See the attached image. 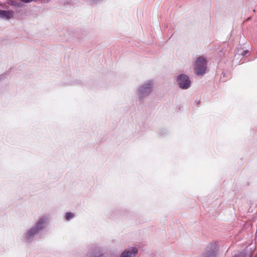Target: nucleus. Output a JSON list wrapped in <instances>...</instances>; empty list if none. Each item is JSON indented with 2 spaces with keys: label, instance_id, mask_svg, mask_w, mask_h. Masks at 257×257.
Instances as JSON below:
<instances>
[{
  "label": "nucleus",
  "instance_id": "5",
  "mask_svg": "<svg viewBox=\"0 0 257 257\" xmlns=\"http://www.w3.org/2000/svg\"><path fill=\"white\" fill-rule=\"evenodd\" d=\"M33 0H22V1L24 2H25V3H29V2H30L31 1H32Z\"/></svg>",
  "mask_w": 257,
  "mask_h": 257
},
{
  "label": "nucleus",
  "instance_id": "1",
  "mask_svg": "<svg viewBox=\"0 0 257 257\" xmlns=\"http://www.w3.org/2000/svg\"><path fill=\"white\" fill-rule=\"evenodd\" d=\"M195 72L197 74H203L206 69V61L203 57L198 58L195 61Z\"/></svg>",
  "mask_w": 257,
  "mask_h": 257
},
{
  "label": "nucleus",
  "instance_id": "3",
  "mask_svg": "<svg viewBox=\"0 0 257 257\" xmlns=\"http://www.w3.org/2000/svg\"><path fill=\"white\" fill-rule=\"evenodd\" d=\"M138 252L136 247H131L124 250L121 253L120 257H135Z\"/></svg>",
  "mask_w": 257,
  "mask_h": 257
},
{
  "label": "nucleus",
  "instance_id": "2",
  "mask_svg": "<svg viewBox=\"0 0 257 257\" xmlns=\"http://www.w3.org/2000/svg\"><path fill=\"white\" fill-rule=\"evenodd\" d=\"M177 82L180 87L183 89H187L190 85V81L188 77L185 75H180L177 78Z\"/></svg>",
  "mask_w": 257,
  "mask_h": 257
},
{
  "label": "nucleus",
  "instance_id": "4",
  "mask_svg": "<svg viewBox=\"0 0 257 257\" xmlns=\"http://www.w3.org/2000/svg\"><path fill=\"white\" fill-rule=\"evenodd\" d=\"M73 216V214L71 213H67L66 214V217L67 219H69L70 218H72Z\"/></svg>",
  "mask_w": 257,
  "mask_h": 257
}]
</instances>
